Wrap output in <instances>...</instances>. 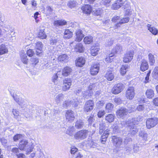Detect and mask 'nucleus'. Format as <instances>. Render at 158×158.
I'll use <instances>...</instances> for the list:
<instances>
[{"label":"nucleus","instance_id":"nucleus-1","mask_svg":"<svg viewBox=\"0 0 158 158\" xmlns=\"http://www.w3.org/2000/svg\"><path fill=\"white\" fill-rule=\"evenodd\" d=\"M130 3L127 0H117L112 6V8L117 10L120 7L124 9L129 8Z\"/></svg>","mask_w":158,"mask_h":158},{"label":"nucleus","instance_id":"nucleus-2","mask_svg":"<svg viewBox=\"0 0 158 158\" xmlns=\"http://www.w3.org/2000/svg\"><path fill=\"white\" fill-rule=\"evenodd\" d=\"M89 131L88 130H81L75 133L74 135V138L77 140H83L87 137Z\"/></svg>","mask_w":158,"mask_h":158},{"label":"nucleus","instance_id":"nucleus-3","mask_svg":"<svg viewBox=\"0 0 158 158\" xmlns=\"http://www.w3.org/2000/svg\"><path fill=\"white\" fill-rule=\"evenodd\" d=\"M158 123V119L156 117L148 118L146 121V127L150 129L156 126Z\"/></svg>","mask_w":158,"mask_h":158},{"label":"nucleus","instance_id":"nucleus-4","mask_svg":"<svg viewBox=\"0 0 158 158\" xmlns=\"http://www.w3.org/2000/svg\"><path fill=\"white\" fill-rule=\"evenodd\" d=\"M94 102L92 100L86 101L84 104V110L85 112H91L94 108Z\"/></svg>","mask_w":158,"mask_h":158},{"label":"nucleus","instance_id":"nucleus-5","mask_svg":"<svg viewBox=\"0 0 158 158\" xmlns=\"http://www.w3.org/2000/svg\"><path fill=\"white\" fill-rule=\"evenodd\" d=\"M13 97L15 100L22 108H25L27 106L28 102L27 100L21 98H19L16 95H13Z\"/></svg>","mask_w":158,"mask_h":158},{"label":"nucleus","instance_id":"nucleus-6","mask_svg":"<svg viewBox=\"0 0 158 158\" xmlns=\"http://www.w3.org/2000/svg\"><path fill=\"white\" fill-rule=\"evenodd\" d=\"M124 87V85L122 83L115 84L112 89L111 92L114 94H117L120 93Z\"/></svg>","mask_w":158,"mask_h":158},{"label":"nucleus","instance_id":"nucleus-7","mask_svg":"<svg viewBox=\"0 0 158 158\" xmlns=\"http://www.w3.org/2000/svg\"><path fill=\"white\" fill-rule=\"evenodd\" d=\"M112 139L114 144L117 148L123 147V139L122 138L116 136H114L112 137Z\"/></svg>","mask_w":158,"mask_h":158},{"label":"nucleus","instance_id":"nucleus-8","mask_svg":"<svg viewBox=\"0 0 158 158\" xmlns=\"http://www.w3.org/2000/svg\"><path fill=\"white\" fill-rule=\"evenodd\" d=\"M72 80L70 78H66L63 80L62 90L65 91L69 90L72 85Z\"/></svg>","mask_w":158,"mask_h":158},{"label":"nucleus","instance_id":"nucleus-9","mask_svg":"<svg viewBox=\"0 0 158 158\" xmlns=\"http://www.w3.org/2000/svg\"><path fill=\"white\" fill-rule=\"evenodd\" d=\"M135 93L133 87H129L126 91V97L129 99L131 100L134 97Z\"/></svg>","mask_w":158,"mask_h":158},{"label":"nucleus","instance_id":"nucleus-10","mask_svg":"<svg viewBox=\"0 0 158 158\" xmlns=\"http://www.w3.org/2000/svg\"><path fill=\"white\" fill-rule=\"evenodd\" d=\"M128 129L129 130V134L134 135L138 131L136 126L134 124L128 123Z\"/></svg>","mask_w":158,"mask_h":158},{"label":"nucleus","instance_id":"nucleus-11","mask_svg":"<svg viewBox=\"0 0 158 158\" xmlns=\"http://www.w3.org/2000/svg\"><path fill=\"white\" fill-rule=\"evenodd\" d=\"M66 119L70 122H72L75 118L74 113L71 110H67L65 115Z\"/></svg>","mask_w":158,"mask_h":158},{"label":"nucleus","instance_id":"nucleus-12","mask_svg":"<svg viewBox=\"0 0 158 158\" xmlns=\"http://www.w3.org/2000/svg\"><path fill=\"white\" fill-rule=\"evenodd\" d=\"M128 110L126 108L121 107L119 108L116 112L117 116L121 118H123L128 113Z\"/></svg>","mask_w":158,"mask_h":158},{"label":"nucleus","instance_id":"nucleus-13","mask_svg":"<svg viewBox=\"0 0 158 158\" xmlns=\"http://www.w3.org/2000/svg\"><path fill=\"white\" fill-rule=\"evenodd\" d=\"M134 55V52L132 51L128 52L125 54L123 58V61L125 63L129 62L132 60Z\"/></svg>","mask_w":158,"mask_h":158},{"label":"nucleus","instance_id":"nucleus-14","mask_svg":"<svg viewBox=\"0 0 158 158\" xmlns=\"http://www.w3.org/2000/svg\"><path fill=\"white\" fill-rule=\"evenodd\" d=\"M76 37L75 40L78 42L81 41L84 37L82 31L81 29H77L76 31Z\"/></svg>","mask_w":158,"mask_h":158},{"label":"nucleus","instance_id":"nucleus-15","mask_svg":"<svg viewBox=\"0 0 158 158\" xmlns=\"http://www.w3.org/2000/svg\"><path fill=\"white\" fill-rule=\"evenodd\" d=\"M99 69V65L98 64H92L90 69L91 74L93 75L97 74L98 72Z\"/></svg>","mask_w":158,"mask_h":158},{"label":"nucleus","instance_id":"nucleus-16","mask_svg":"<svg viewBox=\"0 0 158 158\" xmlns=\"http://www.w3.org/2000/svg\"><path fill=\"white\" fill-rule=\"evenodd\" d=\"M142 117L139 115L136 117L129 120L128 121V123L135 125V124H138V123L142 120Z\"/></svg>","mask_w":158,"mask_h":158},{"label":"nucleus","instance_id":"nucleus-17","mask_svg":"<svg viewBox=\"0 0 158 158\" xmlns=\"http://www.w3.org/2000/svg\"><path fill=\"white\" fill-rule=\"evenodd\" d=\"M122 51V47L119 44H117L114 47L112 53L114 56L115 54H120Z\"/></svg>","mask_w":158,"mask_h":158},{"label":"nucleus","instance_id":"nucleus-18","mask_svg":"<svg viewBox=\"0 0 158 158\" xmlns=\"http://www.w3.org/2000/svg\"><path fill=\"white\" fill-rule=\"evenodd\" d=\"M35 44L36 54L37 55H39L42 52V43L41 42L38 41Z\"/></svg>","mask_w":158,"mask_h":158},{"label":"nucleus","instance_id":"nucleus-19","mask_svg":"<svg viewBox=\"0 0 158 158\" xmlns=\"http://www.w3.org/2000/svg\"><path fill=\"white\" fill-rule=\"evenodd\" d=\"M85 60L84 58L79 57L76 60V63L77 66L80 67H82L85 63Z\"/></svg>","mask_w":158,"mask_h":158},{"label":"nucleus","instance_id":"nucleus-20","mask_svg":"<svg viewBox=\"0 0 158 158\" xmlns=\"http://www.w3.org/2000/svg\"><path fill=\"white\" fill-rule=\"evenodd\" d=\"M81 9L84 13L87 14H89L92 10L91 6L88 5H85Z\"/></svg>","mask_w":158,"mask_h":158},{"label":"nucleus","instance_id":"nucleus-21","mask_svg":"<svg viewBox=\"0 0 158 158\" xmlns=\"http://www.w3.org/2000/svg\"><path fill=\"white\" fill-rule=\"evenodd\" d=\"M67 22L64 20H55L53 23L54 25L56 27L65 25L66 24Z\"/></svg>","mask_w":158,"mask_h":158},{"label":"nucleus","instance_id":"nucleus-22","mask_svg":"<svg viewBox=\"0 0 158 158\" xmlns=\"http://www.w3.org/2000/svg\"><path fill=\"white\" fill-rule=\"evenodd\" d=\"M148 62L146 60H143L141 63L140 69L142 71H144L148 69Z\"/></svg>","mask_w":158,"mask_h":158},{"label":"nucleus","instance_id":"nucleus-23","mask_svg":"<svg viewBox=\"0 0 158 158\" xmlns=\"http://www.w3.org/2000/svg\"><path fill=\"white\" fill-rule=\"evenodd\" d=\"M71 71V69L69 67L66 66L63 70L62 74L64 76H67L70 73Z\"/></svg>","mask_w":158,"mask_h":158},{"label":"nucleus","instance_id":"nucleus-24","mask_svg":"<svg viewBox=\"0 0 158 158\" xmlns=\"http://www.w3.org/2000/svg\"><path fill=\"white\" fill-rule=\"evenodd\" d=\"M105 77L108 80L110 81L114 79V73L112 72L111 70H110L107 71L105 74Z\"/></svg>","mask_w":158,"mask_h":158},{"label":"nucleus","instance_id":"nucleus-25","mask_svg":"<svg viewBox=\"0 0 158 158\" xmlns=\"http://www.w3.org/2000/svg\"><path fill=\"white\" fill-rule=\"evenodd\" d=\"M99 49V48L98 46H92L90 50V53L93 56H96L97 54Z\"/></svg>","mask_w":158,"mask_h":158},{"label":"nucleus","instance_id":"nucleus-26","mask_svg":"<svg viewBox=\"0 0 158 158\" xmlns=\"http://www.w3.org/2000/svg\"><path fill=\"white\" fill-rule=\"evenodd\" d=\"M20 57L22 62L25 64H27L28 62V59L25 53L23 51L21 52Z\"/></svg>","mask_w":158,"mask_h":158},{"label":"nucleus","instance_id":"nucleus-27","mask_svg":"<svg viewBox=\"0 0 158 158\" xmlns=\"http://www.w3.org/2000/svg\"><path fill=\"white\" fill-rule=\"evenodd\" d=\"M64 98V95L62 94H60L56 95L55 98L56 102L57 103H59L63 101Z\"/></svg>","mask_w":158,"mask_h":158},{"label":"nucleus","instance_id":"nucleus-28","mask_svg":"<svg viewBox=\"0 0 158 158\" xmlns=\"http://www.w3.org/2000/svg\"><path fill=\"white\" fill-rule=\"evenodd\" d=\"M84 125V123L83 121L81 119L77 121L75 123V127L77 129H81Z\"/></svg>","mask_w":158,"mask_h":158},{"label":"nucleus","instance_id":"nucleus-29","mask_svg":"<svg viewBox=\"0 0 158 158\" xmlns=\"http://www.w3.org/2000/svg\"><path fill=\"white\" fill-rule=\"evenodd\" d=\"M69 57L67 55L63 54L59 56L58 58V60L59 61L66 62L68 59Z\"/></svg>","mask_w":158,"mask_h":158},{"label":"nucleus","instance_id":"nucleus-30","mask_svg":"<svg viewBox=\"0 0 158 158\" xmlns=\"http://www.w3.org/2000/svg\"><path fill=\"white\" fill-rule=\"evenodd\" d=\"M146 95L148 98H152L154 95L153 90L151 89H148L146 92Z\"/></svg>","mask_w":158,"mask_h":158},{"label":"nucleus","instance_id":"nucleus-31","mask_svg":"<svg viewBox=\"0 0 158 158\" xmlns=\"http://www.w3.org/2000/svg\"><path fill=\"white\" fill-rule=\"evenodd\" d=\"M28 142L25 140H22L19 143V148L21 150L25 149L26 145H27Z\"/></svg>","mask_w":158,"mask_h":158},{"label":"nucleus","instance_id":"nucleus-32","mask_svg":"<svg viewBox=\"0 0 158 158\" xmlns=\"http://www.w3.org/2000/svg\"><path fill=\"white\" fill-rule=\"evenodd\" d=\"M73 33L69 29H66L64 31V37L65 39H69L72 37Z\"/></svg>","mask_w":158,"mask_h":158},{"label":"nucleus","instance_id":"nucleus-33","mask_svg":"<svg viewBox=\"0 0 158 158\" xmlns=\"http://www.w3.org/2000/svg\"><path fill=\"white\" fill-rule=\"evenodd\" d=\"M8 52V49L4 44H2L0 45V55L7 53Z\"/></svg>","mask_w":158,"mask_h":158},{"label":"nucleus","instance_id":"nucleus-34","mask_svg":"<svg viewBox=\"0 0 158 158\" xmlns=\"http://www.w3.org/2000/svg\"><path fill=\"white\" fill-rule=\"evenodd\" d=\"M93 37L91 36H85L84 39L83 41L85 44H89L93 42Z\"/></svg>","mask_w":158,"mask_h":158},{"label":"nucleus","instance_id":"nucleus-35","mask_svg":"<svg viewBox=\"0 0 158 158\" xmlns=\"http://www.w3.org/2000/svg\"><path fill=\"white\" fill-rule=\"evenodd\" d=\"M75 48L76 52H83L84 48L81 43H79L77 44Z\"/></svg>","mask_w":158,"mask_h":158},{"label":"nucleus","instance_id":"nucleus-36","mask_svg":"<svg viewBox=\"0 0 158 158\" xmlns=\"http://www.w3.org/2000/svg\"><path fill=\"white\" fill-rule=\"evenodd\" d=\"M148 57L150 65H153L155 62L154 55L151 53H150L148 55Z\"/></svg>","mask_w":158,"mask_h":158},{"label":"nucleus","instance_id":"nucleus-37","mask_svg":"<svg viewBox=\"0 0 158 158\" xmlns=\"http://www.w3.org/2000/svg\"><path fill=\"white\" fill-rule=\"evenodd\" d=\"M39 59L37 57H32L29 61L30 64L33 66L35 65L39 62Z\"/></svg>","mask_w":158,"mask_h":158},{"label":"nucleus","instance_id":"nucleus-38","mask_svg":"<svg viewBox=\"0 0 158 158\" xmlns=\"http://www.w3.org/2000/svg\"><path fill=\"white\" fill-rule=\"evenodd\" d=\"M115 116L112 114H110L106 116L105 119L109 123H111L114 121Z\"/></svg>","mask_w":158,"mask_h":158},{"label":"nucleus","instance_id":"nucleus-39","mask_svg":"<svg viewBox=\"0 0 158 158\" xmlns=\"http://www.w3.org/2000/svg\"><path fill=\"white\" fill-rule=\"evenodd\" d=\"M60 72H58L56 74L54 75L52 77V81L55 84L57 85L58 84L60 81L59 80L58 77V73Z\"/></svg>","mask_w":158,"mask_h":158},{"label":"nucleus","instance_id":"nucleus-40","mask_svg":"<svg viewBox=\"0 0 158 158\" xmlns=\"http://www.w3.org/2000/svg\"><path fill=\"white\" fill-rule=\"evenodd\" d=\"M58 41V38L57 36L53 37L50 40V44L52 45H56Z\"/></svg>","mask_w":158,"mask_h":158},{"label":"nucleus","instance_id":"nucleus-41","mask_svg":"<svg viewBox=\"0 0 158 158\" xmlns=\"http://www.w3.org/2000/svg\"><path fill=\"white\" fill-rule=\"evenodd\" d=\"M129 20V17H126L121 19L118 23H117L116 24V26L118 27L120 26V25L122 24L127 23Z\"/></svg>","mask_w":158,"mask_h":158},{"label":"nucleus","instance_id":"nucleus-42","mask_svg":"<svg viewBox=\"0 0 158 158\" xmlns=\"http://www.w3.org/2000/svg\"><path fill=\"white\" fill-rule=\"evenodd\" d=\"M106 124L103 122H101L99 124V133L100 134H102L103 132L106 129L105 127Z\"/></svg>","mask_w":158,"mask_h":158},{"label":"nucleus","instance_id":"nucleus-43","mask_svg":"<svg viewBox=\"0 0 158 158\" xmlns=\"http://www.w3.org/2000/svg\"><path fill=\"white\" fill-rule=\"evenodd\" d=\"M38 37L39 38L42 39H45L46 38L47 35L45 34L44 30L40 29V30L38 35Z\"/></svg>","mask_w":158,"mask_h":158},{"label":"nucleus","instance_id":"nucleus-44","mask_svg":"<svg viewBox=\"0 0 158 158\" xmlns=\"http://www.w3.org/2000/svg\"><path fill=\"white\" fill-rule=\"evenodd\" d=\"M75 131V130L73 127H69L67 129L66 133L70 136H72Z\"/></svg>","mask_w":158,"mask_h":158},{"label":"nucleus","instance_id":"nucleus-45","mask_svg":"<svg viewBox=\"0 0 158 158\" xmlns=\"http://www.w3.org/2000/svg\"><path fill=\"white\" fill-rule=\"evenodd\" d=\"M153 77L156 80H158V67H156L152 73Z\"/></svg>","mask_w":158,"mask_h":158},{"label":"nucleus","instance_id":"nucleus-46","mask_svg":"<svg viewBox=\"0 0 158 158\" xmlns=\"http://www.w3.org/2000/svg\"><path fill=\"white\" fill-rule=\"evenodd\" d=\"M147 135V134L145 133L144 131H140L139 133V136L142 137L145 140L147 139L148 137Z\"/></svg>","mask_w":158,"mask_h":158},{"label":"nucleus","instance_id":"nucleus-47","mask_svg":"<svg viewBox=\"0 0 158 158\" xmlns=\"http://www.w3.org/2000/svg\"><path fill=\"white\" fill-rule=\"evenodd\" d=\"M96 143H94L92 140H90L87 141L86 144V146L89 147L94 148V146H96Z\"/></svg>","mask_w":158,"mask_h":158},{"label":"nucleus","instance_id":"nucleus-48","mask_svg":"<svg viewBox=\"0 0 158 158\" xmlns=\"http://www.w3.org/2000/svg\"><path fill=\"white\" fill-rule=\"evenodd\" d=\"M127 69V66L126 65L122 66L120 69L121 74L122 75L125 74L126 72Z\"/></svg>","mask_w":158,"mask_h":158},{"label":"nucleus","instance_id":"nucleus-49","mask_svg":"<svg viewBox=\"0 0 158 158\" xmlns=\"http://www.w3.org/2000/svg\"><path fill=\"white\" fill-rule=\"evenodd\" d=\"M145 105H139L137 106L136 109L139 111H143L145 109H147L146 106H145Z\"/></svg>","mask_w":158,"mask_h":158},{"label":"nucleus","instance_id":"nucleus-50","mask_svg":"<svg viewBox=\"0 0 158 158\" xmlns=\"http://www.w3.org/2000/svg\"><path fill=\"white\" fill-rule=\"evenodd\" d=\"M36 157L38 158H45L43 152L40 150H38L36 153Z\"/></svg>","mask_w":158,"mask_h":158},{"label":"nucleus","instance_id":"nucleus-51","mask_svg":"<svg viewBox=\"0 0 158 158\" xmlns=\"http://www.w3.org/2000/svg\"><path fill=\"white\" fill-rule=\"evenodd\" d=\"M77 5V2L75 1H70L68 4V6L71 8H72Z\"/></svg>","mask_w":158,"mask_h":158},{"label":"nucleus","instance_id":"nucleus-52","mask_svg":"<svg viewBox=\"0 0 158 158\" xmlns=\"http://www.w3.org/2000/svg\"><path fill=\"white\" fill-rule=\"evenodd\" d=\"M73 102L71 101H65L64 102L63 106L65 108H66L69 106H70V105L73 103Z\"/></svg>","mask_w":158,"mask_h":158},{"label":"nucleus","instance_id":"nucleus-53","mask_svg":"<svg viewBox=\"0 0 158 158\" xmlns=\"http://www.w3.org/2000/svg\"><path fill=\"white\" fill-rule=\"evenodd\" d=\"M12 112L14 116V118H17L18 116L19 115V111L15 109H13Z\"/></svg>","mask_w":158,"mask_h":158},{"label":"nucleus","instance_id":"nucleus-54","mask_svg":"<svg viewBox=\"0 0 158 158\" xmlns=\"http://www.w3.org/2000/svg\"><path fill=\"white\" fill-rule=\"evenodd\" d=\"M81 96L85 99H88L90 95L89 94V93L87 91H84L83 92L81 93Z\"/></svg>","mask_w":158,"mask_h":158},{"label":"nucleus","instance_id":"nucleus-55","mask_svg":"<svg viewBox=\"0 0 158 158\" xmlns=\"http://www.w3.org/2000/svg\"><path fill=\"white\" fill-rule=\"evenodd\" d=\"M149 31L154 35H156L158 33V30L154 27L149 28Z\"/></svg>","mask_w":158,"mask_h":158},{"label":"nucleus","instance_id":"nucleus-56","mask_svg":"<svg viewBox=\"0 0 158 158\" xmlns=\"http://www.w3.org/2000/svg\"><path fill=\"white\" fill-rule=\"evenodd\" d=\"M113 106L114 105L112 103H108L106 105V109L108 110V111H109V110H111L113 108Z\"/></svg>","mask_w":158,"mask_h":158},{"label":"nucleus","instance_id":"nucleus-57","mask_svg":"<svg viewBox=\"0 0 158 158\" xmlns=\"http://www.w3.org/2000/svg\"><path fill=\"white\" fill-rule=\"evenodd\" d=\"M10 148L11 149V151L14 153L16 154L19 152V151L18 148H11V146H10Z\"/></svg>","mask_w":158,"mask_h":158},{"label":"nucleus","instance_id":"nucleus-58","mask_svg":"<svg viewBox=\"0 0 158 158\" xmlns=\"http://www.w3.org/2000/svg\"><path fill=\"white\" fill-rule=\"evenodd\" d=\"M22 135L20 134H17L14 136L13 139L15 141H16L20 139L22 137Z\"/></svg>","mask_w":158,"mask_h":158},{"label":"nucleus","instance_id":"nucleus-59","mask_svg":"<svg viewBox=\"0 0 158 158\" xmlns=\"http://www.w3.org/2000/svg\"><path fill=\"white\" fill-rule=\"evenodd\" d=\"M114 56V55L112 54V53L109 54V57H107L106 58V61L108 62H111L112 58H111L112 57Z\"/></svg>","mask_w":158,"mask_h":158},{"label":"nucleus","instance_id":"nucleus-60","mask_svg":"<svg viewBox=\"0 0 158 158\" xmlns=\"http://www.w3.org/2000/svg\"><path fill=\"white\" fill-rule=\"evenodd\" d=\"M114 102L117 105H119L121 103L122 101L121 99L119 98H115L114 99Z\"/></svg>","mask_w":158,"mask_h":158},{"label":"nucleus","instance_id":"nucleus-61","mask_svg":"<svg viewBox=\"0 0 158 158\" xmlns=\"http://www.w3.org/2000/svg\"><path fill=\"white\" fill-rule=\"evenodd\" d=\"M105 112L104 110H100L98 113V116L99 118L102 117L105 114Z\"/></svg>","mask_w":158,"mask_h":158},{"label":"nucleus","instance_id":"nucleus-62","mask_svg":"<svg viewBox=\"0 0 158 158\" xmlns=\"http://www.w3.org/2000/svg\"><path fill=\"white\" fill-rule=\"evenodd\" d=\"M104 102L103 100H102L98 102L96 104V106L100 108L101 106H102L104 104Z\"/></svg>","mask_w":158,"mask_h":158},{"label":"nucleus","instance_id":"nucleus-63","mask_svg":"<svg viewBox=\"0 0 158 158\" xmlns=\"http://www.w3.org/2000/svg\"><path fill=\"white\" fill-rule=\"evenodd\" d=\"M27 54L29 56H31L33 55L34 52L31 49H29L27 51Z\"/></svg>","mask_w":158,"mask_h":158},{"label":"nucleus","instance_id":"nucleus-64","mask_svg":"<svg viewBox=\"0 0 158 158\" xmlns=\"http://www.w3.org/2000/svg\"><path fill=\"white\" fill-rule=\"evenodd\" d=\"M102 11L99 8L96 9L95 13L97 16L100 15L102 13Z\"/></svg>","mask_w":158,"mask_h":158}]
</instances>
